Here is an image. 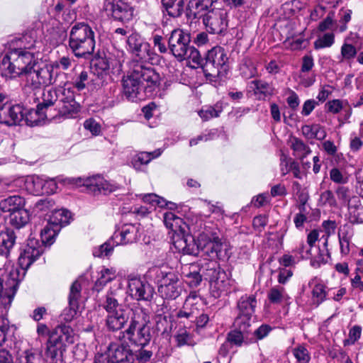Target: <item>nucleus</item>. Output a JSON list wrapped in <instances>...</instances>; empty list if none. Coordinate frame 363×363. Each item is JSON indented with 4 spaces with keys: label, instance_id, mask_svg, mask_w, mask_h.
Returning a JSON list of instances; mask_svg holds the SVG:
<instances>
[{
    "label": "nucleus",
    "instance_id": "obj_20",
    "mask_svg": "<svg viewBox=\"0 0 363 363\" xmlns=\"http://www.w3.org/2000/svg\"><path fill=\"white\" fill-rule=\"evenodd\" d=\"M139 225L127 223L122 226L120 231L115 232L113 237L116 245H128L137 242L140 238Z\"/></svg>",
    "mask_w": 363,
    "mask_h": 363
},
{
    "label": "nucleus",
    "instance_id": "obj_31",
    "mask_svg": "<svg viewBox=\"0 0 363 363\" xmlns=\"http://www.w3.org/2000/svg\"><path fill=\"white\" fill-rule=\"evenodd\" d=\"M267 297L269 302L273 304H280L282 303L288 304L291 299L285 289L280 286H275L271 288L267 294Z\"/></svg>",
    "mask_w": 363,
    "mask_h": 363
},
{
    "label": "nucleus",
    "instance_id": "obj_18",
    "mask_svg": "<svg viewBox=\"0 0 363 363\" xmlns=\"http://www.w3.org/2000/svg\"><path fill=\"white\" fill-rule=\"evenodd\" d=\"M81 289V284L78 281H75L70 287L69 306L65 308L60 315L62 320L65 322H71L77 315Z\"/></svg>",
    "mask_w": 363,
    "mask_h": 363
},
{
    "label": "nucleus",
    "instance_id": "obj_16",
    "mask_svg": "<svg viewBox=\"0 0 363 363\" xmlns=\"http://www.w3.org/2000/svg\"><path fill=\"white\" fill-rule=\"evenodd\" d=\"M11 54L13 56V66L14 67V69L16 70L13 77L31 74L32 69H35V67L37 66V62L35 61L31 65V62L33 60L34 56L28 51L18 48L12 50Z\"/></svg>",
    "mask_w": 363,
    "mask_h": 363
},
{
    "label": "nucleus",
    "instance_id": "obj_2",
    "mask_svg": "<svg viewBox=\"0 0 363 363\" xmlns=\"http://www.w3.org/2000/svg\"><path fill=\"white\" fill-rule=\"evenodd\" d=\"M199 247L201 256L206 257L210 260L206 266H202L201 269L206 270V275L211 281L216 279V284L220 291L218 279L219 264L217 259H227L229 257L228 245L219 238L218 233L213 231L208 227H205L204 230L199 233Z\"/></svg>",
    "mask_w": 363,
    "mask_h": 363
},
{
    "label": "nucleus",
    "instance_id": "obj_36",
    "mask_svg": "<svg viewBox=\"0 0 363 363\" xmlns=\"http://www.w3.org/2000/svg\"><path fill=\"white\" fill-rule=\"evenodd\" d=\"M160 155V149L153 152H142L135 155L131 162L133 167L139 170L142 165L147 164L152 159L159 157Z\"/></svg>",
    "mask_w": 363,
    "mask_h": 363
},
{
    "label": "nucleus",
    "instance_id": "obj_23",
    "mask_svg": "<svg viewBox=\"0 0 363 363\" xmlns=\"http://www.w3.org/2000/svg\"><path fill=\"white\" fill-rule=\"evenodd\" d=\"M57 114H50L49 121H57L62 117L70 118L79 111V105L74 101H65L64 97L62 98L58 104Z\"/></svg>",
    "mask_w": 363,
    "mask_h": 363
},
{
    "label": "nucleus",
    "instance_id": "obj_28",
    "mask_svg": "<svg viewBox=\"0 0 363 363\" xmlns=\"http://www.w3.org/2000/svg\"><path fill=\"white\" fill-rule=\"evenodd\" d=\"M30 211L25 206L9 214V224L17 230L25 227L30 222Z\"/></svg>",
    "mask_w": 363,
    "mask_h": 363
},
{
    "label": "nucleus",
    "instance_id": "obj_25",
    "mask_svg": "<svg viewBox=\"0 0 363 363\" xmlns=\"http://www.w3.org/2000/svg\"><path fill=\"white\" fill-rule=\"evenodd\" d=\"M129 315L127 310L120 311L116 313L107 314L106 325L113 331L121 330L127 323Z\"/></svg>",
    "mask_w": 363,
    "mask_h": 363
},
{
    "label": "nucleus",
    "instance_id": "obj_40",
    "mask_svg": "<svg viewBox=\"0 0 363 363\" xmlns=\"http://www.w3.org/2000/svg\"><path fill=\"white\" fill-rule=\"evenodd\" d=\"M291 148L293 150L294 155L301 160L311 152L309 146L298 138H292Z\"/></svg>",
    "mask_w": 363,
    "mask_h": 363
},
{
    "label": "nucleus",
    "instance_id": "obj_51",
    "mask_svg": "<svg viewBox=\"0 0 363 363\" xmlns=\"http://www.w3.org/2000/svg\"><path fill=\"white\" fill-rule=\"evenodd\" d=\"M164 223L167 228L173 231H177L181 228L182 219L175 215L174 213L167 211L163 215Z\"/></svg>",
    "mask_w": 363,
    "mask_h": 363
},
{
    "label": "nucleus",
    "instance_id": "obj_22",
    "mask_svg": "<svg viewBox=\"0 0 363 363\" xmlns=\"http://www.w3.org/2000/svg\"><path fill=\"white\" fill-rule=\"evenodd\" d=\"M45 108V99L37 105V108L26 109L23 120L30 127L43 126L45 124V113L42 112Z\"/></svg>",
    "mask_w": 363,
    "mask_h": 363
},
{
    "label": "nucleus",
    "instance_id": "obj_53",
    "mask_svg": "<svg viewBox=\"0 0 363 363\" xmlns=\"http://www.w3.org/2000/svg\"><path fill=\"white\" fill-rule=\"evenodd\" d=\"M335 43V34L333 33H325L323 36L318 37L314 42V48L320 50L325 48H330Z\"/></svg>",
    "mask_w": 363,
    "mask_h": 363
},
{
    "label": "nucleus",
    "instance_id": "obj_61",
    "mask_svg": "<svg viewBox=\"0 0 363 363\" xmlns=\"http://www.w3.org/2000/svg\"><path fill=\"white\" fill-rule=\"evenodd\" d=\"M170 328V323L166 315H158L156 318V330L164 334Z\"/></svg>",
    "mask_w": 363,
    "mask_h": 363
},
{
    "label": "nucleus",
    "instance_id": "obj_63",
    "mask_svg": "<svg viewBox=\"0 0 363 363\" xmlns=\"http://www.w3.org/2000/svg\"><path fill=\"white\" fill-rule=\"evenodd\" d=\"M313 297L317 298L316 302L318 304L322 303L326 296L325 291V286L322 284H317L312 291Z\"/></svg>",
    "mask_w": 363,
    "mask_h": 363
},
{
    "label": "nucleus",
    "instance_id": "obj_11",
    "mask_svg": "<svg viewBox=\"0 0 363 363\" xmlns=\"http://www.w3.org/2000/svg\"><path fill=\"white\" fill-rule=\"evenodd\" d=\"M133 354L128 345L117 342L109 345L106 353L96 355L94 363H133Z\"/></svg>",
    "mask_w": 363,
    "mask_h": 363
},
{
    "label": "nucleus",
    "instance_id": "obj_34",
    "mask_svg": "<svg viewBox=\"0 0 363 363\" xmlns=\"http://www.w3.org/2000/svg\"><path fill=\"white\" fill-rule=\"evenodd\" d=\"M301 131L307 139L322 140L326 137L325 128L318 124L305 125L302 126Z\"/></svg>",
    "mask_w": 363,
    "mask_h": 363
},
{
    "label": "nucleus",
    "instance_id": "obj_42",
    "mask_svg": "<svg viewBox=\"0 0 363 363\" xmlns=\"http://www.w3.org/2000/svg\"><path fill=\"white\" fill-rule=\"evenodd\" d=\"M44 72L43 68L40 67L37 62V66L35 69H32L31 74H28L31 76V84L34 89H37L41 87L43 88L42 95H45V77L43 74Z\"/></svg>",
    "mask_w": 363,
    "mask_h": 363
},
{
    "label": "nucleus",
    "instance_id": "obj_48",
    "mask_svg": "<svg viewBox=\"0 0 363 363\" xmlns=\"http://www.w3.org/2000/svg\"><path fill=\"white\" fill-rule=\"evenodd\" d=\"M249 333L235 329L228 335L227 342L237 347H240L243 343L248 344L247 335Z\"/></svg>",
    "mask_w": 363,
    "mask_h": 363
},
{
    "label": "nucleus",
    "instance_id": "obj_32",
    "mask_svg": "<svg viewBox=\"0 0 363 363\" xmlns=\"http://www.w3.org/2000/svg\"><path fill=\"white\" fill-rule=\"evenodd\" d=\"M257 306V300L254 295L243 296L238 302L239 313L252 315Z\"/></svg>",
    "mask_w": 363,
    "mask_h": 363
},
{
    "label": "nucleus",
    "instance_id": "obj_47",
    "mask_svg": "<svg viewBox=\"0 0 363 363\" xmlns=\"http://www.w3.org/2000/svg\"><path fill=\"white\" fill-rule=\"evenodd\" d=\"M13 56L11 54V50L6 54L0 55V70L2 73L6 72V74H14L16 70L14 69L13 65Z\"/></svg>",
    "mask_w": 363,
    "mask_h": 363
},
{
    "label": "nucleus",
    "instance_id": "obj_54",
    "mask_svg": "<svg viewBox=\"0 0 363 363\" xmlns=\"http://www.w3.org/2000/svg\"><path fill=\"white\" fill-rule=\"evenodd\" d=\"M252 315H247L246 314L238 313V315L235 320L234 325L236 329L243 331L244 333H249V328L251 325Z\"/></svg>",
    "mask_w": 363,
    "mask_h": 363
},
{
    "label": "nucleus",
    "instance_id": "obj_62",
    "mask_svg": "<svg viewBox=\"0 0 363 363\" xmlns=\"http://www.w3.org/2000/svg\"><path fill=\"white\" fill-rule=\"evenodd\" d=\"M294 252L298 254L301 259H309L311 256V248L303 241L298 243Z\"/></svg>",
    "mask_w": 363,
    "mask_h": 363
},
{
    "label": "nucleus",
    "instance_id": "obj_39",
    "mask_svg": "<svg viewBox=\"0 0 363 363\" xmlns=\"http://www.w3.org/2000/svg\"><path fill=\"white\" fill-rule=\"evenodd\" d=\"M188 268L189 270L184 269L182 272L184 280L190 287H196L202 280L201 275L198 272V266L191 264Z\"/></svg>",
    "mask_w": 363,
    "mask_h": 363
},
{
    "label": "nucleus",
    "instance_id": "obj_17",
    "mask_svg": "<svg viewBox=\"0 0 363 363\" xmlns=\"http://www.w3.org/2000/svg\"><path fill=\"white\" fill-rule=\"evenodd\" d=\"M104 9L108 16L122 22L130 21L133 15L132 8L121 0H106Z\"/></svg>",
    "mask_w": 363,
    "mask_h": 363
},
{
    "label": "nucleus",
    "instance_id": "obj_26",
    "mask_svg": "<svg viewBox=\"0 0 363 363\" xmlns=\"http://www.w3.org/2000/svg\"><path fill=\"white\" fill-rule=\"evenodd\" d=\"M179 250L184 255L197 256L201 253L199 247V235L195 240L191 236H188L177 242Z\"/></svg>",
    "mask_w": 363,
    "mask_h": 363
},
{
    "label": "nucleus",
    "instance_id": "obj_52",
    "mask_svg": "<svg viewBox=\"0 0 363 363\" xmlns=\"http://www.w3.org/2000/svg\"><path fill=\"white\" fill-rule=\"evenodd\" d=\"M292 353L298 363H309L311 360V353L303 344L295 347Z\"/></svg>",
    "mask_w": 363,
    "mask_h": 363
},
{
    "label": "nucleus",
    "instance_id": "obj_33",
    "mask_svg": "<svg viewBox=\"0 0 363 363\" xmlns=\"http://www.w3.org/2000/svg\"><path fill=\"white\" fill-rule=\"evenodd\" d=\"M161 1L169 16L177 18L182 14L184 0H161Z\"/></svg>",
    "mask_w": 363,
    "mask_h": 363
},
{
    "label": "nucleus",
    "instance_id": "obj_8",
    "mask_svg": "<svg viewBox=\"0 0 363 363\" xmlns=\"http://www.w3.org/2000/svg\"><path fill=\"white\" fill-rule=\"evenodd\" d=\"M202 69L206 77L210 80L216 81L225 77L229 69L228 57L225 49L216 46L208 50Z\"/></svg>",
    "mask_w": 363,
    "mask_h": 363
},
{
    "label": "nucleus",
    "instance_id": "obj_44",
    "mask_svg": "<svg viewBox=\"0 0 363 363\" xmlns=\"http://www.w3.org/2000/svg\"><path fill=\"white\" fill-rule=\"evenodd\" d=\"M189 6L196 18H203V15L212 8L209 0H190Z\"/></svg>",
    "mask_w": 363,
    "mask_h": 363
},
{
    "label": "nucleus",
    "instance_id": "obj_10",
    "mask_svg": "<svg viewBox=\"0 0 363 363\" xmlns=\"http://www.w3.org/2000/svg\"><path fill=\"white\" fill-rule=\"evenodd\" d=\"M151 272H154L156 275L159 283L158 291L163 298L175 299L180 295L182 288L177 274L159 268H154Z\"/></svg>",
    "mask_w": 363,
    "mask_h": 363
},
{
    "label": "nucleus",
    "instance_id": "obj_1",
    "mask_svg": "<svg viewBox=\"0 0 363 363\" xmlns=\"http://www.w3.org/2000/svg\"><path fill=\"white\" fill-rule=\"evenodd\" d=\"M160 77L154 68L138 60L129 63V69L122 78L123 90L130 101L143 100L160 85Z\"/></svg>",
    "mask_w": 363,
    "mask_h": 363
},
{
    "label": "nucleus",
    "instance_id": "obj_45",
    "mask_svg": "<svg viewBox=\"0 0 363 363\" xmlns=\"http://www.w3.org/2000/svg\"><path fill=\"white\" fill-rule=\"evenodd\" d=\"M347 40L348 38L345 39V42L340 48V62H350L357 55V50L356 48L353 45L348 43L347 42Z\"/></svg>",
    "mask_w": 363,
    "mask_h": 363
},
{
    "label": "nucleus",
    "instance_id": "obj_64",
    "mask_svg": "<svg viewBox=\"0 0 363 363\" xmlns=\"http://www.w3.org/2000/svg\"><path fill=\"white\" fill-rule=\"evenodd\" d=\"M84 127L86 130H89L92 135H99L101 133V125L93 118H89L84 123Z\"/></svg>",
    "mask_w": 363,
    "mask_h": 363
},
{
    "label": "nucleus",
    "instance_id": "obj_46",
    "mask_svg": "<svg viewBox=\"0 0 363 363\" xmlns=\"http://www.w3.org/2000/svg\"><path fill=\"white\" fill-rule=\"evenodd\" d=\"M223 111V106L220 103L216 104L213 106H207L199 111V116L203 121L218 117Z\"/></svg>",
    "mask_w": 363,
    "mask_h": 363
},
{
    "label": "nucleus",
    "instance_id": "obj_50",
    "mask_svg": "<svg viewBox=\"0 0 363 363\" xmlns=\"http://www.w3.org/2000/svg\"><path fill=\"white\" fill-rule=\"evenodd\" d=\"M117 245H116V240L112 236L106 242L100 245L99 248L94 249L93 251V255L94 256L99 257L109 256L112 253L114 247Z\"/></svg>",
    "mask_w": 363,
    "mask_h": 363
},
{
    "label": "nucleus",
    "instance_id": "obj_60",
    "mask_svg": "<svg viewBox=\"0 0 363 363\" xmlns=\"http://www.w3.org/2000/svg\"><path fill=\"white\" fill-rule=\"evenodd\" d=\"M353 236H354V230L352 226L346 224L339 228V230H338V240H339L351 242Z\"/></svg>",
    "mask_w": 363,
    "mask_h": 363
},
{
    "label": "nucleus",
    "instance_id": "obj_43",
    "mask_svg": "<svg viewBox=\"0 0 363 363\" xmlns=\"http://www.w3.org/2000/svg\"><path fill=\"white\" fill-rule=\"evenodd\" d=\"M196 298V295L190 294L185 300L184 306L181 310H179L177 314V317L179 318H192L195 317L196 311H197L196 307H192L194 305L193 300Z\"/></svg>",
    "mask_w": 363,
    "mask_h": 363
},
{
    "label": "nucleus",
    "instance_id": "obj_9",
    "mask_svg": "<svg viewBox=\"0 0 363 363\" xmlns=\"http://www.w3.org/2000/svg\"><path fill=\"white\" fill-rule=\"evenodd\" d=\"M55 206V202L47 198V215L50 213L47 224V246L54 243L61 228L69 224L72 218L69 211Z\"/></svg>",
    "mask_w": 363,
    "mask_h": 363
},
{
    "label": "nucleus",
    "instance_id": "obj_59",
    "mask_svg": "<svg viewBox=\"0 0 363 363\" xmlns=\"http://www.w3.org/2000/svg\"><path fill=\"white\" fill-rule=\"evenodd\" d=\"M320 202L324 206L330 207H337V202L333 193L330 190H326L320 194Z\"/></svg>",
    "mask_w": 363,
    "mask_h": 363
},
{
    "label": "nucleus",
    "instance_id": "obj_57",
    "mask_svg": "<svg viewBox=\"0 0 363 363\" xmlns=\"http://www.w3.org/2000/svg\"><path fill=\"white\" fill-rule=\"evenodd\" d=\"M335 194L342 205H348L350 201V189L347 186H338Z\"/></svg>",
    "mask_w": 363,
    "mask_h": 363
},
{
    "label": "nucleus",
    "instance_id": "obj_12",
    "mask_svg": "<svg viewBox=\"0 0 363 363\" xmlns=\"http://www.w3.org/2000/svg\"><path fill=\"white\" fill-rule=\"evenodd\" d=\"M70 182L77 186L86 187L88 192L94 195L109 194L118 189L116 184L111 183L99 175L91 177L72 178Z\"/></svg>",
    "mask_w": 363,
    "mask_h": 363
},
{
    "label": "nucleus",
    "instance_id": "obj_19",
    "mask_svg": "<svg viewBox=\"0 0 363 363\" xmlns=\"http://www.w3.org/2000/svg\"><path fill=\"white\" fill-rule=\"evenodd\" d=\"M6 277L9 278L8 284H9V291H8L7 289L4 291L3 286L4 279L0 277V304L3 306L5 309L9 308L11 306L13 297L18 289V286L23 280L22 279H20V277L13 279L11 277V271L9 274H6Z\"/></svg>",
    "mask_w": 363,
    "mask_h": 363
},
{
    "label": "nucleus",
    "instance_id": "obj_58",
    "mask_svg": "<svg viewBox=\"0 0 363 363\" xmlns=\"http://www.w3.org/2000/svg\"><path fill=\"white\" fill-rule=\"evenodd\" d=\"M347 101H341L340 99H333L325 104V108L328 112L337 114L341 111L344 106L347 104Z\"/></svg>",
    "mask_w": 363,
    "mask_h": 363
},
{
    "label": "nucleus",
    "instance_id": "obj_24",
    "mask_svg": "<svg viewBox=\"0 0 363 363\" xmlns=\"http://www.w3.org/2000/svg\"><path fill=\"white\" fill-rule=\"evenodd\" d=\"M26 199L19 195L9 196L0 199V212L13 213L26 206Z\"/></svg>",
    "mask_w": 363,
    "mask_h": 363
},
{
    "label": "nucleus",
    "instance_id": "obj_27",
    "mask_svg": "<svg viewBox=\"0 0 363 363\" xmlns=\"http://www.w3.org/2000/svg\"><path fill=\"white\" fill-rule=\"evenodd\" d=\"M16 236L14 231L6 228L0 233V255L8 257L11 250L16 242Z\"/></svg>",
    "mask_w": 363,
    "mask_h": 363
},
{
    "label": "nucleus",
    "instance_id": "obj_21",
    "mask_svg": "<svg viewBox=\"0 0 363 363\" xmlns=\"http://www.w3.org/2000/svg\"><path fill=\"white\" fill-rule=\"evenodd\" d=\"M248 87L259 100H266L275 94V88L272 83L264 79H254L249 83Z\"/></svg>",
    "mask_w": 363,
    "mask_h": 363
},
{
    "label": "nucleus",
    "instance_id": "obj_15",
    "mask_svg": "<svg viewBox=\"0 0 363 363\" xmlns=\"http://www.w3.org/2000/svg\"><path fill=\"white\" fill-rule=\"evenodd\" d=\"M130 295L136 301H150L154 296V288L144 278L135 275L128 277Z\"/></svg>",
    "mask_w": 363,
    "mask_h": 363
},
{
    "label": "nucleus",
    "instance_id": "obj_37",
    "mask_svg": "<svg viewBox=\"0 0 363 363\" xmlns=\"http://www.w3.org/2000/svg\"><path fill=\"white\" fill-rule=\"evenodd\" d=\"M3 108L10 113V125L17 124L23 120L26 109L20 105H12L6 102L3 104Z\"/></svg>",
    "mask_w": 363,
    "mask_h": 363
},
{
    "label": "nucleus",
    "instance_id": "obj_38",
    "mask_svg": "<svg viewBox=\"0 0 363 363\" xmlns=\"http://www.w3.org/2000/svg\"><path fill=\"white\" fill-rule=\"evenodd\" d=\"M45 180L38 176H32L26 181V187L30 194L35 196L43 195Z\"/></svg>",
    "mask_w": 363,
    "mask_h": 363
},
{
    "label": "nucleus",
    "instance_id": "obj_29",
    "mask_svg": "<svg viewBox=\"0 0 363 363\" xmlns=\"http://www.w3.org/2000/svg\"><path fill=\"white\" fill-rule=\"evenodd\" d=\"M119 301L117 293L110 291L105 296V299L102 303V307L106 310L107 314L125 310V306Z\"/></svg>",
    "mask_w": 363,
    "mask_h": 363
},
{
    "label": "nucleus",
    "instance_id": "obj_41",
    "mask_svg": "<svg viewBox=\"0 0 363 363\" xmlns=\"http://www.w3.org/2000/svg\"><path fill=\"white\" fill-rule=\"evenodd\" d=\"M63 89L62 87L52 88L47 94V121L49 120L50 114H52V108L50 106L58 104L60 100L63 98Z\"/></svg>",
    "mask_w": 363,
    "mask_h": 363
},
{
    "label": "nucleus",
    "instance_id": "obj_6",
    "mask_svg": "<svg viewBox=\"0 0 363 363\" xmlns=\"http://www.w3.org/2000/svg\"><path fill=\"white\" fill-rule=\"evenodd\" d=\"M74 342L73 331L65 325L57 326L49 335L47 341V362L62 363V354L66 344Z\"/></svg>",
    "mask_w": 363,
    "mask_h": 363
},
{
    "label": "nucleus",
    "instance_id": "obj_7",
    "mask_svg": "<svg viewBox=\"0 0 363 363\" xmlns=\"http://www.w3.org/2000/svg\"><path fill=\"white\" fill-rule=\"evenodd\" d=\"M150 322V313L146 309L141 308L134 309L130 324L125 330L128 339L135 345L142 347L147 345L151 337Z\"/></svg>",
    "mask_w": 363,
    "mask_h": 363
},
{
    "label": "nucleus",
    "instance_id": "obj_49",
    "mask_svg": "<svg viewBox=\"0 0 363 363\" xmlns=\"http://www.w3.org/2000/svg\"><path fill=\"white\" fill-rule=\"evenodd\" d=\"M142 199L145 203H149L152 206L160 207L167 206L169 208H173L174 203L167 202L163 198L160 197L155 194H147L141 195Z\"/></svg>",
    "mask_w": 363,
    "mask_h": 363
},
{
    "label": "nucleus",
    "instance_id": "obj_4",
    "mask_svg": "<svg viewBox=\"0 0 363 363\" xmlns=\"http://www.w3.org/2000/svg\"><path fill=\"white\" fill-rule=\"evenodd\" d=\"M69 46L77 57H86L94 50V32L86 23H77L69 32Z\"/></svg>",
    "mask_w": 363,
    "mask_h": 363
},
{
    "label": "nucleus",
    "instance_id": "obj_14",
    "mask_svg": "<svg viewBox=\"0 0 363 363\" xmlns=\"http://www.w3.org/2000/svg\"><path fill=\"white\" fill-rule=\"evenodd\" d=\"M227 17L224 9L213 7L203 15L202 21L208 33L222 34L228 28Z\"/></svg>",
    "mask_w": 363,
    "mask_h": 363
},
{
    "label": "nucleus",
    "instance_id": "obj_56",
    "mask_svg": "<svg viewBox=\"0 0 363 363\" xmlns=\"http://www.w3.org/2000/svg\"><path fill=\"white\" fill-rule=\"evenodd\" d=\"M352 11L351 9H341L339 13L340 25L337 27V30L340 33H343L347 29V24L351 21Z\"/></svg>",
    "mask_w": 363,
    "mask_h": 363
},
{
    "label": "nucleus",
    "instance_id": "obj_5",
    "mask_svg": "<svg viewBox=\"0 0 363 363\" xmlns=\"http://www.w3.org/2000/svg\"><path fill=\"white\" fill-rule=\"evenodd\" d=\"M191 36L182 29H174L168 39V45L172 54L179 61L190 60L201 64L202 57L200 52L190 45Z\"/></svg>",
    "mask_w": 363,
    "mask_h": 363
},
{
    "label": "nucleus",
    "instance_id": "obj_30",
    "mask_svg": "<svg viewBox=\"0 0 363 363\" xmlns=\"http://www.w3.org/2000/svg\"><path fill=\"white\" fill-rule=\"evenodd\" d=\"M49 23L52 26V31L50 33V45L56 47L64 40L66 36L65 28L57 18L50 19Z\"/></svg>",
    "mask_w": 363,
    "mask_h": 363
},
{
    "label": "nucleus",
    "instance_id": "obj_55",
    "mask_svg": "<svg viewBox=\"0 0 363 363\" xmlns=\"http://www.w3.org/2000/svg\"><path fill=\"white\" fill-rule=\"evenodd\" d=\"M89 81V72L84 69L76 74L74 78V86L78 90L82 91L85 89Z\"/></svg>",
    "mask_w": 363,
    "mask_h": 363
},
{
    "label": "nucleus",
    "instance_id": "obj_13",
    "mask_svg": "<svg viewBox=\"0 0 363 363\" xmlns=\"http://www.w3.org/2000/svg\"><path fill=\"white\" fill-rule=\"evenodd\" d=\"M128 50L143 62H150L153 64L157 61L158 56L151 49L150 45L145 42L138 34L133 33L127 38Z\"/></svg>",
    "mask_w": 363,
    "mask_h": 363
},
{
    "label": "nucleus",
    "instance_id": "obj_3",
    "mask_svg": "<svg viewBox=\"0 0 363 363\" xmlns=\"http://www.w3.org/2000/svg\"><path fill=\"white\" fill-rule=\"evenodd\" d=\"M45 226L35 225L26 243L20 249L18 259V267L11 269L13 279H23L28 269L38 260L45 250Z\"/></svg>",
    "mask_w": 363,
    "mask_h": 363
},
{
    "label": "nucleus",
    "instance_id": "obj_35",
    "mask_svg": "<svg viewBox=\"0 0 363 363\" xmlns=\"http://www.w3.org/2000/svg\"><path fill=\"white\" fill-rule=\"evenodd\" d=\"M116 277V269L103 267L99 272V277L96 281L94 289L99 291L107 283L113 280Z\"/></svg>",
    "mask_w": 363,
    "mask_h": 363
}]
</instances>
